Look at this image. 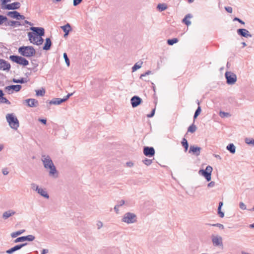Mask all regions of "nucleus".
<instances>
[{
  "instance_id": "nucleus-1",
  "label": "nucleus",
  "mask_w": 254,
  "mask_h": 254,
  "mask_svg": "<svg viewBox=\"0 0 254 254\" xmlns=\"http://www.w3.org/2000/svg\"><path fill=\"white\" fill-rule=\"evenodd\" d=\"M41 160L44 168L49 169V175L53 178H57L59 176L58 172L55 166L51 157L48 155H42Z\"/></svg>"
},
{
  "instance_id": "nucleus-2",
  "label": "nucleus",
  "mask_w": 254,
  "mask_h": 254,
  "mask_svg": "<svg viewBox=\"0 0 254 254\" xmlns=\"http://www.w3.org/2000/svg\"><path fill=\"white\" fill-rule=\"evenodd\" d=\"M18 52L22 56L25 57H31L33 56L36 51L32 46H21L18 48Z\"/></svg>"
},
{
  "instance_id": "nucleus-3",
  "label": "nucleus",
  "mask_w": 254,
  "mask_h": 254,
  "mask_svg": "<svg viewBox=\"0 0 254 254\" xmlns=\"http://www.w3.org/2000/svg\"><path fill=\"white\" fill-rule=\"evenodd\" d=\"M6 119L9 126L14 129H17L19 126V121L16 117L13 114H7Z\"/></svg>"
},
{
  "instance_id": "nucleus-4",
  "label": "nucleus",
  "mask_w": 254,
  "mask_h": 254,
  "mask_svg": "<svg viewBox=\"0 0 254 254\" xmlns=\"http://www.w3.org/2000/svg\"><path fill=\"white\" fill-rule=\"evenodd\" d=\"M9 59L17 64L22 65L23 66H26L29 64V62L25 58L17 56V55H11L9 57Z\"/></svg>"
},
{
  "instance_id": "nucleus-5",
  "label": "nucleus",
  "mask_w": 254,
  "mask_h": 254,
  "mask_svg": "<svg viewBox=\"0 0 254 254\" xmlns=\"http://www.w3.org/2000/svg\"><path fill=\"white\" fill-rule=\"evenodd\" d=\"M28 37L30 43L37 45H41L43 43L44 40L42 37H39L34 34L33 32H28Z\"/></svg>"
},
{
  "instance_id": "nucleus-6",
  "label": "nucleus",
  "mask_w": 254,
  "mask_h": 254,
  "mask_svg": "<svg viewBox=\"0 0 254 254\" xmlns=\"http://www.w3.org/2000/svg\"><path fill=\"white\" fill-rule=\"evenodd\" d=\"M122 221L127 224L135 223L136 221V216L132 213H126L122 218Z\"/></svg>"
},
{
  "instance_id": "nucleus-7",
  "label": "nucleus",
  "mask_w": 254,
  "mask_h": 254,
  "mask_svg": "<svg viewBox=\"0 0 254 254\" xmlns=\"http://www.w3.org/2000/svg\"><path fill=\"white\" fill-rule=\"evenodd\" d=\"M212 170V167L208 165L206 167L205 170H200L199 173L203 176L207 182H209L211 179V173Z\"/></svg>"
},
{
  "instance_id": "nucleus-8",
  "label": "nucleus",
  "mask_w": 254,
  "mask_h": 254,
  "mask_svg": "<svg viewBox=\"0 0 254 254\" xmlns=\"http://www.w3.org/2000/svg\"><path fill=\"white\" fill-rule=\"evenodd\" d=\"M211 238L212 244L214 247H220L221 248L223 247V238L221 236L219 235H212Z\"/></svg>"
},
{
  "instance_id": "nucleus-9",
  "label": "nucleus",
  "mask_w": 254,
  "mask_h": 254,
  "mask_svg": "<svg viewBox=\"0 0 254 254\" xmlns=\"http://www.w3.org/2000/svg\"><path fill=\"white\" fill-rule=\"evenodd\" d=\"M225 77L227 83L229 85L234 84L237 81L236 75L230 71L225 72Z\"/></svg>"
},
{
  "instance_id": "nucleus-10",
  "label": "nucleus",
  "mask_w": 254,
  "mask_h": 254,
  "mask_svg": "<svg viewBox=\"0 0 254 254\" xmlns=\"http://www.w3.org/2000/svg\"><path fill=\"white\" fill-rule=\"evenodd\" d=\"M30 30L33 31L34 35L42 37L45 34V30L42 27H31Z\"/></svg>"
},
{
  "instance_id": "nucleus-11",
  "label": "nucleus",
  "mask_w": 254,
  "mask_h": 254,
  "mask_svg": "<svg viewBox=\"0 0 254 254\" xmlns=\"http://www.w3.org/2000/svg\"><path fill=\"white\" fill-rule=\"evenodd\" d=\"M155 153V150L153 147L145 146L143 148V153L146 156L152 157Z\"/></svg>"
},
{
  "instance_id": "nucleus-12",
  "label": "nucleus",
  "mask_w": 254,
  "mask_h": 254,
  "mask_svg": "<svg viewBox=\"0 0 254 254\" xmlns=\"http://www.w3.org/2000/svg\"><path fill=\"white\" fill-rule=\"evenodd\" d=\"M23 104H26L29 107H36L39 105L38 101L35 99H28L23 101Z\"/></svg>"
},
{
  "instance_id": "nucleus-13",
  "label": "nucleus",
  "mask_w": 254,
  "mask_h": 254,
  "mask_svg": "<svg viewBox=\"0 0 254 254\" xmlns=\"http://www.w3.org/2000/svg\"><path fill=\"white\" fill-rule=\"evenodd\" d=\"M20 6L19 2H14L11 4H7L2 7V8L8 10H14L18 9Z\"/></svg>"
},
{
  "instance_id": "nucleus-14",
  "label": "nucleus",
  "mask_w": 254,
  "mask_h": 254,
  "mask_svg": "<svg viewBox=\"0 0 254 254\" xmlns=\"http://www.w3.org/2000/svg\"><path fill=\"white\" fill-rule=\"evenodd\" d=\"M11 67L9 63L7 61L0 59V70L3 71H9Z\"/></svg>"
},
{
  "instance_id": "nucleus-15",
  "label": "nucleus",
  "mask_w": 254,
  "mask_h": 254,
  "mask_svg": "<svg viewBox=\"0 0 254 254\" xmlns=\"http://www.w3.org/2000/svg\"><path fill=\"white\" fill-rule=\"evenodd\" d=\"M142 101L141 98L137 96H134L130 99V103L133 108L137 107L141 103Z\"/></svg>"
},
{
  "instance_id": "nucleus-16",
  "label": "nucleus",
  "mask_w": 254,
  "mask_h": 254,
  "mask_svg": "<svg viewBox=\"0 0 254 254\" xmlns=\"http://www.w3.org/2000/svg\"><path fill=\"white\" fill-rule=\"evenodd\" d=\"M27 245V243H24V244H21L19 245H17L13 247L10 248V249L7 250L6 251V253L7 254H12L14 252L19 250L21 249L22 247L25 246Z\"/></svg>"
},
{
  "instance_id": "nucleus-17",
  "label": "nucleus",
  "mask_w": 254,
  "mask_h": 254,
  "mask_svg": "<svg viewBox=\"0 0 254 254\" xmlns=\"http://www.w3.org/2000/svg\"><path fill=\"white\" fill-rule=\"evenodd\" d=\"M237 33L239 35L245 38L252 37V35L250 34L249 31L243 28L238 29L237 30Z\"/></svg>"
},
{
  "instance_id": "nucleus-18",
  "label": "nucleus",
  "mask_w": 254,
  "mask_h": 254,
  "mask_svg": "<svg viewBox=\"0 0 254 254\" xmlns=\"http://www.w3.org/2000/svg\"><path fill=\"white\" fill-rule=\"evenodd\" d=\"M4 94L2 90L0 89V103L10 105V102L6 98L3 97Z\"/></svg>"
},
{
  "instance_id": "nucleus-19",
  "label": "nucleus",
  "mask_w": 254,
  "mask_h": 254,
  "mask_svg": "<svg viewBox=\"0 0 254 254\" xmlns=\"http://www.w3.org/2000/svg\"><path fill=\"white\" fill-rule=\"evenodd\" d=\"M15 214V212L13 210L10 209L8 211L4 212L2 214V218L4 219H6L8 218L9 217L14 215Z\"/></svg>"
},
{
  "instance_id": "nucleus-20",
  "label": "nucleus",
  "mask_w": 254,
  "mask_h": 254,
  "mask_svg": "<svg viewBox=\"0 0 254 254\" xmlns=\"http://www.w3.org/2000/svg\"><path fill=\"white\" fill-rule=\"evenodd\" d=\"M37 193L46 198H49V195L45 189L40 188L38 190Z\"/></svg>"
},
{
  "instance_id": "nucleus-21",
  "label": "nucleus",
  "mask_w": 254,
  "mask_h": 254,
  "mask_svg": "<svg viewBox=\"0 0 254 254\" xmlns=\"http://www.w3.org/2000/svg\"><path fill=\"white\" fill-rule=\"evenodd\" d=\"M52 42L49 38H47L46 39V42L44 44V46L43 47V49L46 51L49 50L50 49L51 47Z\"/></svg>"
},
{
  "instance_id": "nucleus-22",
  "label": "nucleus",
  "mask_w": 254,
  "mask_h": 254,
  "mask_svg": "<svg viewBox=\"0 0 254 254\" xmlns=\"http://www.w3.org/2000/svg\"><path fill=\"white\" fill-rule=\"evenodd\" d=\"M201 148L197 146H194L191 145V153L193 154L198 156L199 155L200 152Z\"/></svg>"
},
{
  "instance_id": "nucleus-23",
  "label": "nucleus",
  "mask_w": 254,
  "mask_h": 254,
  "mask_svg": "<svg viewBox=\"0 0 254 254\" xmlns=\"http://www.w3.org/2000/svg\"><path fill=\"white\" fill-rule=\"evenodd\" d=\"M64 102V100H62V99L61 98H54L53 100H51L49 103L50 105H60Z\"/></svg>"
},
{
  "instance_id": "nucleus-24",
  "label": "nucleus",
  "mask_w": 254,
  "mask_h": 254,
  "mask_svg": "<svg viewBox=\"0 0 254 254\" xmlns=\"http://www.w3.org/2000/svg\"><path fill=\"white\" fill-rule=\"evenodd\" d=\"M7 15L13 18L18 19V16L19 15V13L17 11H9L7 13Z\"/></svg>"
},
{
  "instance_id": "nucleus-25",
  "label": "nucleus",
  "mask_w": 254,
  "mask_h": 254,
  "mask_svg": "<svg viewBox=\"0 0 254 254\" xmlns=\"http://www.w3.org/2000/svg\"><path fill=\"white\" fill-rule=\"evenodd\" d=\"M196 102H197V104H198V106L193 115V119L194 120H195L197 118V117L198 116V115L200 114V113L201 112V109L200 106H199L200 102L198 100H197Z\"/></svg>"
},
{
  "instance_id": "nucleus-26",
  "label": "nucleus",
  "mask_w": 254,
  "mask_h": 254,
  "mask_svg": "<svg viewBox=\"0 0 254 254\" xmlns=\"http://www.w3.org/2000/svg\"><path fill=\"white\" fill-rule=\"evenodd\" d=\"M5 26H10L12 27H13L15 25L16 26H20L21 25V24L19 21H7L6 23H5Z\"/></svg>"
},
{
  "instance_id": "nucleus-27",
  "label": "nucleus",
  "mask_w": 254,
  "mask_h": 254,
  "mask_svg": "<svg viewBox=\"0 0 254 254\" xmlns=\"http://www.w3.org/2000/svg\"><path fill=\"white\" fill-rule=\"evenodd\" d=\"M12 82H14V83H25L27 82V79L26 78H23V77H22L20 79H15V78H13L12 79Z\"/></svg>"
},
{
  "instance_id": "nucleus-28",
  "label": "nucleus",
  "mask_w": 254,
  "mask_h": 254,
  "mask_svg": "<svg viewBox=\"0 0 254 254\" xmlns=\"http://www.w3.org/2000/svg\"><path fill=\"white\" fill-rule=\"evenodd\" d=\"M226 148L232 154L235 153L236 152V147L233 143L229 144L227 146Z\"/></svg>"
},
{
  "instance_id": "nucleus-29",
  "label": "nucleus",
  "mask_w": 254,
  "mask_h": 254,
  "mask_svg": "<svg viewBox=\"0 0 254 254\" xmlns=\"http://www.w3.org/2000/svg\"><path fill=\"white\" fill-rule=\"evenodd\" d=\"M190 14L189 13L186 15L185 18L182 20V22L186 24L187 26L190 24Z\"/></svg>"
},
{
  "instance_id": "nucleus-30",
  "label": "nucleus",
  "mask_w": 254,
  "mask_h": 254,
  "mask_svg": "<svg viewBox=\"0 0 254 254\" xmlns=\"http://www.w3.org/2000/svg\"><path fill=\"white\" fill-rule=\"evenodd\" d=\"M142 64V62H138L135 63L132 67V71L134 72L138 69L140 68L141 67Z\"/></svg>"
},
{
  "instance_id": "nucleus-31",
  "label": "nucleus",
  "mask_w": 254,
  "mask_h": 254,
  "mask_svg": "<svg viewBox=\"0 0 254 254\" xmlns=\"http://www.w3.org/2000/svg\"><path fill=\"white\" fill-rule=\"evenodd\" d=\"M61 28L64 31V33L65 32H69V31L71 30L70 25L69 23H67L65 25H64L61 27Z\"/></svg>"
},
{
  "instance_id": "nucleus-32",
  "label": "nucleus",
  "mask_w": 254,
  "mask_h": 254,
  "mask_svg": "<svg viewBox=\"0 0 254 254\" xmlns=\"http://www.w3.org/2000/svg\"><path fill=\"white\" fill-rule=\"evenodd\" d=\"M245 142L246 144L254 146V139L247 137L245 139Z\"/></svg>"
},
{
  "instance_id": "nucleus-33",
  "label": "nucleus",
  "mask_w": 254,
  "mask_h": 254,
  "mask_svg": "<svg viewBox=\"0 0 254 254\" xmlns=\"http://www.w3.org/2000/svg\"><path fill=\"white\" fill-rule=\"evenodd\" d=\"M10 88L12 89L13 92L14 91L15 92H18L22 88L21 85H10Z\"/></svg>"
},
{
  "instance_id": "nucleus-34",
  "label": "nucleus",
  "mask_w": 254,
  "mask_h": 254,
  "mask_svg": "<svg viewBox=\"0 0 254 254\" xmlns=\"http://www.w3.org/2000/svg\"><path fill=\"white\" fill-rule=\"evenodd\" d=\"M24 230H21L15 232H13L11 234V237L13 238H16L17 236L22 234L24 232Z\"/></svg>"
},
{
  "instance_id": "nucleus-35",
  "label": "nucleus",
  "mask_w": 254,
  "mask_h": 254,
  "mask_svg": "<svg viewBox=\"0 0 254 254\" xmlns=\"http://www.w3.org/2000/svg\"><path fill=\"white\" fill-rule=\"evenodd\" d=\"M157 8L159 11H162L167 9V6L165 3H159L157 5Z\"/></svg>"
},
{
  "instance_id": "nucleus-36",
  "label": "nucleus",
  "mask_w": 254,
  "mask_h": 254,
  "mask_svg": "<svg viewBox=\"0 0 254 254\" xmlns=\"http://www.w3.org/2000/svg\"><path fill=\"white\" fill-rule=\"evenodd\" d=\"M178 41V39L175 38L168 39L167 42L169 45H173L174 44L177 43Z\"/></svg>"
},
{
  "instance_id": "nucleus-37",
  "label": "nucleus",
  "mask_w": 254,
  "mask_h": 254,
  "mask_svg": "<svg viewBox=\"0 0 254 254\" xmlns=\"http://www.w3.org/2000/svg\"><path fill=\"white\" fill-rule=\"evenodd\" d=\"M182 144L184 147V148L185 149V151H186L188 149L189 144L188 143V141L187 140V139L186 138H184L183 139L182 141Z\"/></svg>"
},
{
  "instance_id": "nucleus-38",
  "label": "nucleus",
  "mask_w": 254,
  "mask_h": 254,
  "mask_svg": "<svg viewBox=\"0 0 254 254\" xmlns=\"http://www.w3.org/2000/svg\"><path fill=\"white\" fill-rule=\"evenodd\" d=\"M25 238V241H33L35 239V237L33 235H29L26 236H24Z\"/></svg>"
},
{
  "instance_id": "nucleus-39",
  "label": "nucleus",
  "mask_w": 254,
  "mask_h": 254,
  "mask_svg": "<svg viewBox=\"0 0 254 254\" xmlns=\"http://www.w3.org/2000/svg\"><path fill=\"white\" fill-rule=\"evenodd\" d=\"M45 93V90L44 89L36 90L37 96H43Z\"/></svg>"
},
{
  "instance_id": "nucleus-40",
  "label": "nucleus",
  "mask_w": 254,
  "mask_h": 254,
  "mask_svg": "<svg viewBox=\"0 0 254 254\" xmlns=\"http://www.w3.org/2000/svg\"><path fill=\"white\" fill-rule=\"evenodd\" d=\"M63 57L67 66H69L70 65V61L67 57V54L65 53H64L63 55Z\"/></svg>"
},
{
  "instance_id": "nucleus-41",
  "label": "nucleus",
  "mask_w": 254,
  "mask_h": 254,
  "mask_svg": "<svg viewBox=\"0 0 254 254\" xmlns=\"http://www.w3.org/2000/svg\"><path fill=\"white\" fill-rule=\"evenodd\" d=\"M31 188L32 190H35L37 192L38 191V190L40 189L39 186L35 183H32L31 184Z\"/></svg>"
},
{
  "instance_id": "nucleus-42",
  "label": "nucleus",
  "mask_w": 254,
  "mask_h": 254,
  "mask_svg": "<svg viewBox=\"0 0 254 254\" xmlns=\"http://www.w3.org/2000/svg\"><path fill=\"white\" fill-rule=\"evenodd\" d=\"M7 20V18L5 16L0 15V25Z\"/></svg>"
},
{
  "instance_id": "nucleus-43",
  "label": "nucleus",
  "mask_w": 254,
  "mask_h": 254,
  "mask_svg": "<svg viewBox=\"0 0 254 254\" xmlns=\"http://www.w3.org/2000/svg\"><path fill=\"white\" fill-rule=\"evenodd\" d=\"M24 241H25L24 236L18 237L14 240V242L15 243H17L21 242H24Z\"/></svg>"
},
{
  "instance_id": "nucleus-44",
  "label": "nucleus",
  "mask_w": 254,
  "mask_h": 254,
  "mask_svg": "<svg viewBox=\"0 0 254 254\" xmlns=\"http://www.w3.org/2000/svg\"><path fill=\"white\" fill-rule=\"evenodd\" d=\"M142 162L147 166L150 165L152 162V160L147 158L144 159Z\"/></svg>"
},
{
  "instance_id": "nucleus-45",
  "label": "nucleus",
  "mask_w": 254,
  "mask_h": 254,
  "mask_svg": "<svg viewBox=\"0 0 254 254\" xmlns=\"http://www.w3.org/2000/svg\"><path fill=\"white\" fill-rule=\"evenodd\" d=\"M4 90L6 92H7L8 94H11L12 93H13V91L12 90V89L10 88V86H6L5 88H4Z\"/></svg>"
},
{
  "instance_id": "nucleus-46",
  "label": "nucleus",
  "mask_w": 254,
  "mask_h": 254,
  "mask_svg": "<svg viewBox=\"0 0 254 254\" xmlns=\"http://www.w3.org/2000/svg\"><path fill=\"white\" fill-rule=\"evenodd\" d=\"M208 225L212 226H214V227H217L221 229H223L224 228V226L222 224H220V223H216V224H209Z\"/></svg>"
},
{
  "instance_id": "nucleus-47",
  "label": "nucleus",
  "mask_w": 254,
  "mask_h": 254,
  "mask_svg": "<svg viewBox=\"0 0 254 254\" xmlns=\"http://www.w3.org/2000/svg\"><path fill=\"white\" fill-rule=\"evenodd\" d=\"M239 207L242 210H246L247 209L246 205L243 202H240Z\"/></svg>"
},
{
  "instance_id": "nucleus-48",
  "label": "nucleus",
  "mask_w": 254,
  "mask_h": 254,
  "mask_svg": "<svg viewBox=\"0 0 254 254\" xmlns=\"http://www.w3.org/2000/svg\"><path fill=\"white\" fill-rule=\"evenodd\" d=\"M82 0H73V5L74 6H76L79 4L81 2Z\"/></svg>"
},
{
  "instance_id": "nucleus-49",
  "label": "nucleus",
  "mask_w": 254,
  "mask_h": 254,
  "mask_svg": "<svg viewBox=\"0 0 254 254\" xmlns=\"http://www.w3.org/2000/svg\"><path fill=\"white\" fill-rule=\"evenodd\" d=\"M151 73V71H150V70H148L146 72H145V73H143V74H141L140 75V79H142V77H144V76H145L147 75H149L150 74V73Z\"/></svg>"
},
{
  "instance_id": "nucleus-50",
  "label": "nucleus",
  "mask_w": 254,
  "mask_h": 254,
  "mask_svg": "<svg viewBox=\"0 0 254 254\" xmlns=\"http://www.w3.org/2000/svg\"><path fill=\"white\" fill-rule=\"evenodd\" d=\"M155 108L153 109L152 110V111H151L150 114L147 115V117L148 118H152V117H153L154 116V114H155Z\"/></svg>"
},
{
  "instance_id": "nucleus-51",
  "label": "nucleus",
  "mask_w": 254,
  "mask_h": 254,
  "mask_svg": "<svg viewBox=\"0 0 254 254\" xmlns=\"http://www.w3.org/2000/svg\"><path fill=\"white\" fill-rule=\"evenodd\" d=\"M225 9L229 13H232L233 11V9L230 6H226L225 7Z\"/></svg>"
},
{
  "instance_id": "nucleus-52",
  "label": "nucleus",
  "mask_w": 254,
  "mask_h": 254,
  "mask_svg": "<svg viewBox=\"0 0 254 254\" xmlns=\"http://www.w3.org/2000/svg\"><path fill=\"white\" fill-rule=\"evenodd\" d=\"M233 21H237L242 24H245V22L243 20H242L241 19H240L238 17H235L233 19Z\"/></svg>"
},
{
  "instance_id": "nucleus-53",
  "label": "nucleus",
  "mask_w": 254,
  "mask_h": 254,
  "mask_svg": "<svg viewBox=\"0 0 254 254\" xmlns=\"http://www.w3.org/2000/svg\"><path fill=\"white\" fill-rule=\"evenodd\" d=\"M229 115V113L224 112H220V116L221 117H227Z\"/></svg>"
},
{
  "instance_id": "nucleus-54",
  "label": "nucleus",
  "mask_w": 254,
  "mask_h": 254,
  "mask_svg": "<svg viewBox=\"0 0 254 254\" xmlns=\"http://www.w3.org/2000/svg\"><path fill=\"white\" fill-rule=\"evenodd\" d=\"M196 129H197L196 127L193 124H191V133L196 131Z\"/></svg>"
},
{
  "instance_id": "nucleus-55",
  "label": "nucleus",
  "mask_w": 254,
  "mask_h": 254,
  "mask_svg": "<svg viewBox=\"0 0 254 254\" xmlns=\"http://www.w3.org/2000/svg\"><path fill=\"white\" fill-rule=\"evenodd\" d=\"M218 213L219 215V216L221 218H223L224 216V213L222 211H221V209H218Z\"/></svg>"
},
{
  "instance_id": "nucleus-56",
  "label": "nucleus",
  "mask_w": 254,
  "mask_h": 254,
  "mask_svg": "<svg viewBox=\"0 0 254 254\" xmlns=\"http://www.w3.org/2000/svg\"><path fill=\"white\" fill-rule=\"evenodd\" d=\"M97 226L98 229H100L103 226V223L102 222L99 221L97 222Z\"/></svg>"
},
{
  "instance_id": "nucleus-57",
  "label": "nucleus",
  "mask_w": 254,
  "mask_h": 254,
  "mask_svg": "<svg viewBox=\"0 0 254 254\" xmlns=\"http://www.w3.org/2000/svg\"><path fill=\"white\" fill-rule=\"evenodd\" d=\"M125 204V201L124 200H121L120 201L118 202L117 205H118L119 207H120L122 205H123Z\"/></svg>"
},
{
  "instance_id": "nucleus-58",
  "label": "nucleus",
  "mask_w": 254,
  "mask_h": 254,
  "mask_svg": "<svg viewBox=\"0 0 254 254\" xmlns=\"http://www.w3.org/2000/svg\"><path fill=\"white\" fill-rule=\"evenodd\" d=\"M215 185V182H210L208 185H207V186L208 187H209V188H212Z\"/></svg>"
},
{
  "instance_id": "nucleus-59",
  "label": "nucleus",
  "mask_w": 254,
  "mask_h": 254,
  "mask_svg": "<svg viewBox=\"0 0 254 254\" xmlns=\"http://www.w3.org/2000/svg\"><path fill=\"white\" fill-rule=\"evenodd\" d=\"M39 121L44 125H46L47 123V120L46 119H39Z\"/></svg>"
},
{
  "instance_id": "nucleus-60",
  "label": "nucleus",
  "mask_w": 254,
  "mask_h": 254,
  "mask_svg": "<svg viewBox=\"0 0 254 254\" xmlns=\"http://www.w3.org/2000/svg\"><path fill=\"white\" fill-rule=\"evenodd\" d=\"M126 165L127 167H131L133 166V163L131 162H127L126 163Z\"/></svg>"
},
{
  "instance_id": "nucleus-61",
  "label": "nucleus",
  "mask_w": 254,
  "mask_h": 254,
  "mask_svg": "<svg viewBox=\"0 0 254 254\" xmlns=\"http://www.w3.org/2000/svg\"><path fill=\"white\" fill-rule=\"evenodd\" d=\"M10 1L11 0H2L1 4L5 5L6 3L10 2Z\"/></svg>"
},
{
  "instance_id": "nucleus-62",
  "label": "nucleus",
  "mask_w": 254,
  "mask_h": 254,
  "mask_svg": "<svg viewBox=\"0 0 254 254\" xmlns=\"http://www.w3.org/2000/svg\"><path fill=\"white\" fill-rule=\"evenodd\" d=\"M2 174L4 175H6L8 174V171L6 169H2Z\"/></svg>"
},
{
  "instance_id": "nucleus-63",
  "label": "nucleus",
  "mask_w": 254,
  "mask_h": 254,
  "mask_svg": "<svg viewBox=\"0 0 254 254\" xmlns=\"http://www.w3.org/2000/svg\"><path fill=\"white\" fill-rule=\"evenodd\" d=\"M18 19H17V20H20V19H24L25 18V16L23 15H21L19 13V16H18Z\"/></svg>"
},
{
  "instance_id": "nucleus-64",
  "label": "nucleus",
  "mask_w": 254,
  "mask_h": 254,
  "mask_svg": "<svg viewBox=\"0 0 254 254\" xmlns=\"http://www.w3.org/2000/svg\"><path fill=\"white\" fill-rule=\"evenodd\" d=\"M49 252V250L48 249H43L42 250L41 254H47Z\"/></svg>"
}]
</instances>
